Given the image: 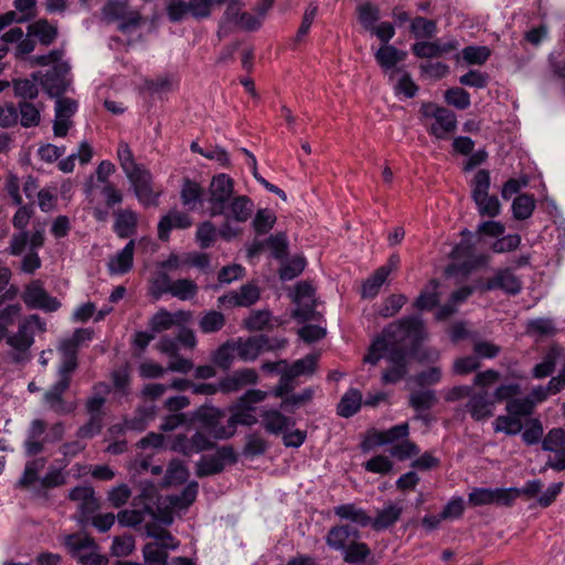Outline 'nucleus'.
Here are the masks:
<instances>
[{"instance_id": "60", "label": "nucleus", "mask_w": 565, "mask_h": 565, "mask_svg": "<svg viewBox=\"0 0 565 565\" xmlns=\"http://www.w3.org/2000/svg\"><path fill=\"white\" fill-rule=\"evenodd\" d=\"M490 50L487 46L470 45L461 51V56L467 64L482 65L490 57Z\"/></svg>"}, {"instance_id": "21", "label": "nucleus", "mask_w": 565, "mask_h": 565, "mask_svg": "<svg viewBox=\"0 0 565 565\" xmlns=\"http://www.w3.org/2000/svg\"><path fill=\"white\" fill-rule=\"evenodd\" d=\"M259 298V290L255 285H244L237 291L228 292L218 298V303L226 307H247Z\"/></svg>"}, {"instance_id": "29", "label": "nucleus", "mask_w": 565, "mask_h": 565, "mask_svg": "<svg viewBox=\"0 0 565 565\" xmlns=\"http://www.w3.org/2000/svg\"><path fill=\"white\" fill-rule=\"evenodd\" d=\"M114 232L120 238H126L135 234L138 223V215L136 212L130 209H118L114 211Z\"/></svg>"}, {"instance_id": "48", "label": "nucleus", "mask_w": 565, "mask_h": 565, "mask_svg": "<svg viewBox=\"0 0 565 565\" xmlns=\"http://www.w3.org/2000/svg\"><path fill=\"white\" fill-rule=\"evenodd\" d=\"M341 553L345 563L358 565L363 563L371 555V550L366 543L358 540Z\"/></svg>"}, {"instance_id": "19", "label": "nucleus", "mask_w": 565, "mask_h": 565, "mask_svg": "<svg viewBox=\"0 0 565 565\" xmlns=\"http://www.w3.org/2000/svg\"><path fill=\"white\" fill-rule=\"evenodd\" d=\"M68 497L72 501L77 502L82 521H87L99 507L98 500L90 487H75Z\"/></svg>"}, {"instance_id": "16", "label": "nucleus", "mask_w": 565, "mask_h": 565, "mask_svg": "<svg viewBox=\"0 0 565 565\" xmlns=\"http://www.w3.org/2000/svg\"><path fill=\"white\" fill-rule=\"evenodd\" d=\"M212 446L213 441L211 438L203 433L198 431L191 438H188L184 435L175 436L171 448L172 450L181 452L185 456H191L193 454L210 449Z\"/></svg>"}, {"instance_id": "46", "label": "nucleus", "mask_w": 565, "mask_h": 565, "mask_svg": "<svg viewBox=\"0 0 565 565\" xmlns=\"http://www.w3.org/2000/svg\"><path fill=\"white\" fill-rule=\"evenodd\" d=\"M317 363L318 355L308 354L305 358L295 361L290 365L287 363L286 370H288L296 379L299 376H311L317 370Z\"/></svg>"}, {"instance_id": "35", "label": "nucleus", "mask_w": 565, "mask_h": 565, "mask_svg": "<svg viewBox=\"0 0 565 565\" xmlns=\"http://www.w3.org/2000/svg\"><path fill=\"white\" fill-rule=\"evenodd\" d=\"M226 209H228V212H225L224 215L237 222H246L253 213L254 203L248 196L238 195L230 204L227 203Z\"/></svg>"}, {"instance_id": "27", "label": "nucleus", "mask_w": 565, "mask_h": 565, "mask_svg": "<svg viewBox=\"0 0 565 565\" xmlns=\"http://www.w3.org/2000/svg\"><path fill=\"white\" fill-rule=\"evenodd\" d=\"M487 290L502 289L507 294L518 295L522 289L520 279L509 269L500 270L486 285Z\"/></svg>"}, {"instance_id": "50", "label": "nucleus", "mask_w": 565, "mask_h": 565, "mask_svg": "<svg viewBox=\"0 0 565 565\" xmlns=\"http://www.w3.org/2000/svg\"><path fill=\"white\" fill-rule=\"evenodd\" d=\"M438 286L439 284L436 280H430L416 299L415 307L422 310H430L434 308L439 301V295L437 292Z\"/></svg>"}, {"instance_id": "36", "label": "nucleus", "mask_w": 565, "mask_h": 565, "mask_svg": "<svg viewBox=\"0 0 565 565\" xmlns=\"http://www.w3.org/2000/svg\"><path fill=\"white\" fill-rule=\"evenodd\" d=\"M235 341L237 358L244 362L254 361L263 353L260 343L262 340L256 337L247 339L238 338Z\"/></svg>"}, {"instance_id": "44", "label": "nucleus", "mask_w": 565, "mask_h": 565, "mask_svg": "<svg viewBox=\"0 0 565 565\" xmlns=\"http://www.w3.org/2000/svg\"><path fill=\"white\" fill-rule=\"evenodd\" d=\"M237 358V351L235 341H226L223 343L212 355V361L214 364L220 366L223 370H227L231 367L235 359Z\"/></svg>"}, {"instance_id": "3", "label": "nucleus", "mask_w": 565, "mask_h": 565, "mask_svg": "<svg viewBox=\"0 0 565 565\" xmlns=\"http://www.w3.org/2000/svg\"><path fill=\"white\" fill-rule=\"evenodd\" d=\"M35 331H45V322L38 315H31L19 322L17 332L7 334L6 342L13 350V362L24 363L30 360L29 351L34 343Z\"/></svg>"}, {"instance_id": "9", "label": "nucleus", "mask_w": 565, "mask_h": 565, "mask_svg": "<svg viewBox=\"0 0 565 565\" xmlns=\"http://www.w3.org/2000/svg\"><path fill=\"white\" fill-rule=\"evenodd\" d=\"M70 66L66 62L64 63H57L53 67H51L49 71H46L45 74H42L41 72H35L32 74V77L34 81H39L42 85L43 89L51 96V97H61V95L66 92L67 87L70 86V78L68 76Z\"/></svg>"}, {"instance_id": "7", "label": "nucleus", "mask_w": 565, "mask_h": 565, "mask_svg": "<svg viewBox=\"0 0 565 565\" xmlns=\"http://www.w3.org/2000/svg\"><path fill=\"white\" fill-rule=\"evenodd\" d=\"M233 191L234 182L227 174L220 173L212 179L207 198L211 216L225 214Z\"/></svg>"}, {"instance_id": "41", "label": "nucleus", "mask_w": 565, "mask_h": 565, "mask_svg": "<svg viewBox=\"0 0 565 565\" xmlns=\"http://www.w3.org/2000/svg\"><path fill=\"white\" fill-rule=\"evenodd\" d=\"M522 441L527 446L539 444L544 436L543 424L540 418H527L523 423V430L520 433Z\"/></svg>"}, {"instance_id": "54", "label": "nucleus", "mask_w": 565, "mask_h": 565, "mask_svg": "<svg viewBox=\"0 0 565 565\" xmlns=\"http://www.w3.org/2000/svg\"><path fill=\"white\" fill-rule=\"evenodd\" d=\"M225 324V317L223 313L211 310L203 315L199 326L203 333H214L220 331Z\"/></svg>"}, {"instance_id": "14", "label": "nucleus", "mask_w": 565, "mask_h": 565, "mask_svg": "<svg viewBox=\"0 0 565 565\" xmlns=\"http://www.w3.org/2000/svg\"><path fill=\"white\" fill-rule=\"evenodd\" d=\"M70 385L66 380H58L43 395V404L52 412L58 415H65L74 409V405L64 399V393Z\"/></svg>"}, {"instance_id": "10", "label": "nucleus", "mask_w": 565, "mask_h": 565, "mask_svg": "<svg viewBox=\"0 0 565 565\" xmlns=\"http://www.w3.org/2000/svg\"><path fill=\"white\" fill-rule=\"evenodd\" d=\"M21 298L28 308L45 312H54L61 306L56 298L46 292L41 280H32L28 284Z\"/></svg>"}, {"instance_id": "58", "label": "nucleus", "mask_w": 565, "mask_h": 565, "mask_svg": "<svg viewBox=\"0 0 565 565\" xmlns=\"http://www.w3.org/2000/svg\"><path fill=\"white\" fill-rule=\"evenodd\" d=\"M276 222V215L268 209L258 210L254 220L253 227L258 235L268 233Z\"/></svg>"}, {"instance_id": "26", "label": "nucleus", "mask_w": 565, "mask_h": 565, "mask_svg": "<svg viewBox=\"0 0 565 565\" xmlns=\"http://www.w3.org/2000/svg\"><path fill=\"white\" fill-rule=\"evenodd\" d=\"M333 512L340 520L348 521L356 527H365L371 523V516L367 512L354 503L337 505Z\"/></svg>"}, {"instance_id": "5", "label": "nucleus", "mask_w": 565, "mask_h": 565, "mask_svg": "<svg viewBox=\"0 0 565 565\" xmlns=\"http://www.w3.org/2000/svg\"><path fill=\"white\" fill-rule=\"evenodd\" d=\"M490 173L488 170H479L472 182V198L482 216L494 217L500 214L501 205L497 196L489 195Z\"/></svg>"}, {"instance_id": "32", "label": "nucleus", "mask_w": 565, "mask_h": 565, "mask_svg": "<svg viewBox=\"0 0 565 565\" xmlns=\"http://www.w3.org/2000/svg\"><path fill=\"white\" fill-rule=\"evenodd\" d=\"M564 358V349L557 344H553L541 363L536 364L533 369V376L535 379H543L551 375L558 361Z\"/></svg>"}, {"instance_id": "55", "label": "nucleus", "mask_w": 565, "mask_h": 565, "mask_svg": "<svg viewBox=\"0 0 565 565\" xmlns=\"http://www.w3.org/2000/svg\"><path fill=\"white\" fill-rule=\"evenodd\" d=\"M46 460L44 458H36L28 461L24 468V472L19 480V486L28 488L32 486L36 480L39 472L44 469Z\"/></svg>"}, {"instance_id": "20", "label": "nucleus", "mask_w": 565, "mask_h": 565, "mask_svg": "<svg viewBox=\"0 0 565 565\" xmlns=\"http://www.w3.org/2000/svg\"><path fill=\"white\" fill-rule=\"evenodd\" d=\"M458 46L459 43L456 40L448 42H440L437 40L434 42H417L412 46V51L417 57L434 58L444 56L457 50Z\"/></svg>"}, {"instance_id": "59", "label": "nucleus", "mask_w": 565, "mask_h": 565, "mask_svg": "<svg viewBox=\"0 0 565 565\" xmlns=\"http://www.w3.org/2000/svg\"><path fill=\"white\" fill-rule=\"evenodd\" d=\"M173 281L164 271H158L150 280V294L159 299L163 294H170Z\"/></svg>"}, {"instance_id": "30", "label": "nucleus", "mask_w": 565, "mask_h": 565, "mask_svg": "<svg viewBox=\"0 0 565 565\" xmlns=\"http://www.w3.org/2000/svg\"><path fill=\"white\" fill-rule=\"evenodd\" d=\"M135 241L130 239L126 246L115 254L108 262V270L113 275H122L132 268Z\"/></svg>"}, {"instance_id": "11", "label": "nucleus", "mask_w": 565, "mask_h": 565, "mask_svg": "<svg viewBox=\"0 0 565 565\" xmlns=\"http://www.w3.org/2000/svg\"><path fill=\"white\" fill-rule=\"evenodd\" d=\"M77 108V102L72 98H56L53 120V132L55 137L63 138L67 135L70 128L73 126L72 117L76 114Z\"/></svg>"}, {"instance_id": "17", "label": "nucleus", "mask_w": 565, "mask_h": 565, "mask_svg": "<svg viewBox=\"0 0 565 565\" xmlns=\"http://www.w3.org/2000/svg\"><path fill=\"white\" fill-rule=\"evenodd\" d=\"M258 380L259 376L254 369H241L222 379L218 388L223 393H234L247 385L256 384Z\"/></svg>"}, {"instance_id": "64", "label": "nucleus", "mask_w": 565, "mask_h": 565, "mask_svg": "<svg viewBox=\"0 0 565 565\" xmlns=\"http://www.w3.org/2000/svg\"><path fill=\"white\" fill-rule=\"evenodd\" d=\"M541 441L543 450H557L565 446V430L563 428H553L546 436H543Z\"/></svg>"}, {"instance_id": "51", "label": "nucleus", "mask_w": 565, "mask_h": 565, "mask_svg": "<svg viewBox=\"0 0 565 565\" xmlns=\"http://www.w3.org/2000/svg\"><path fill=\"white\" fill-rule=\"evenodd\" d=\"M18 113L20 115V124L24 128L35 127L40 124V110L29 102H20L18 105Z\"/></svg>"}, {"instance_id": "62", "label": "nucleus", "mask_w": 565, "mask_h": 565, "mask_svg": "<svg viewBox=\"0 0 565 565\" xmlns=\"http://www.w3.org/2000/svg\"><path fill=\"white\" fill-rule=\"evenodd\" d=\"M409 427L407 423H402L377 434L380 445L393 444L408 436Z\"/></svg>"}, {"instance_id": "1", "label": "nucleus", "mask_w": 565, "mask_h": 565, "mask_svg": "<svg viewBox=\"0 0 565 565\" xmlns=\"http://www.w3.org/2000/svg\"><path fill=\"white\" fill-rule=\"evenodd\" d=\"M424 322L419 316H411L390 324L381 337H377L369 348L364 362L375 365L386 356L390 367L383 373L382 381L392 384L401 381L407 374L406 352L391 348L405 339L418 341L424 338Z\"/></svg>"}, {"instance_id": "12", "label": "nucleus", "mask_w": 565, "mask_h": 565, "mask_svg": "<svg viewBox=\"0 0 565 565\" xmlns=\"http://www.w3.org/2000/svg\"><path fill=\"white\" fill-rule=\"evenodd\" d=\"M495 403L488 391L473 392L465 405V411L476 422H484L494 415Z\"/></svg>"}, {"instance_id": "56", "label": "nucleus", "mask_w": 565, "mask_h": 565, "mask_svg": "<svg viewBox=\"0 0 565 565\" xmlns=\"http://www.w3.org/2000/svg\"><path fill=\"white\" fill-rule=\"evenodd\" d=\"M526 332L533 335L551 337L556 332V328L552 319L536 318L527 322Z\"/></svg>"}, {"instance_id": "63", "label": "nucleus", "mask_w": 565, "mask_h": 565, "mask_svg": "<svg viewBox=\"0 0 565 565\" xmlns=\"http://www.w3.org/2000/svg\"><path fill=\"white\" fill-rule=\"evenodd\" d=\"M445 100L447 104L458 109H467L471 104L469 93L460 87L447 89L445 93Z\"/></svg>"}, {"instance_id": "28", "label": "nucleus", "mask_w": 565, "mask_h": 565, "mask_svg": "<svg viewBox=\"0 0 565 565\" xmlns=\"http://www.w3.org/2000/svg\"><path fill=\"white\" fill-rule=\"evenodd\" d=\"M117 518L118 522L124 526L135 527L140 524H145L146 530L147 524H154L156 521L154 511L148 505L143 509L120 511Z\"/></svg>"}, {"instance_id": "61", "label": "nucleus", "mask_w": 565, "mask_h": 565, "mask_svg": "<svg viewBox=\"0 0 565 565\" xmlns=\"http://www.w3.org/2000/svg\"><path fill=\"white\" fill-rule=\"evenodd\" d=\"M198 292V286L190 279H178L173 281L170 295L180 300H190Z\"/></svg>"}, {"instance_id": "2", "label": "nucleus", "mask_w": 565, "mask_h": 565, "mask_svg": "<svg viewBox=\"0 0 565 565\" xmlns=\"http://www.w3.org/2000/svg\"><path fill=\"white\" fill-rule=\"evenodd\" d=\"M117 159L138 201L143 206H157L162 190L153 184L150 171L135 161L134 154L126 142L119 143Z\"/></svg>"}, {"instance_id": "4", "label": "nucleus", "mask_w": 565, "mask_h": 565, "mask_svg": "<svg viewBox=\"0 0 565 565\" xmlns=\"http://www.w3.org/2000/svg\"><path fill=\"white\" fill-rule=\"evenodd\" d=\"M68 554L81 565H106V558L99 554V547L87 534H67L63 539Z\"/></svg>"}, {"instance_id": "34", "label": "nucleus", "mask_w": 565, "mask_h": 565, "mask_svg": "<svg viewBox=\"0 0 565 565\" xmlns=\"http://www.w3.org/2000/svg\"><path fill=\"white\" fill-rule=\"evenodd\" d=\"M223 417V413L212 406H202L195 413V418L203 424L211 433H214L215 437H226L224 431L217 430V425Z\"/></svg>"}, {"instance_id": "37", "label": "nucleus", "mask_w": 565, "mask_h": 565, "mask_svg": "<svg viewBox=\"0 0 565 565\" xmlns=\"http://www.w3.org/2000/svg\"><path fill=\"white\" fill-rule=\"evenodd\" d=\"M29 35L39 39L43 45H50L57 36L56 25L50 23L45 19H40L28 26Z\"/></svg>"}, {"instance_id": "40", "label": "nucleus", "mask_w": 565, "mask_h": 565, "mask_svg": "<svg viewBox=\"0 0 565 565\" xmlns=\"http://www.w3.org/2000/svg\"><path fill=\"white\" fill-rule=\"evenodd\" d=\"M230 452L226 448H223L215 456L203 457L198 465L199 476H210L218 473L224 468V458Z\"/></svg>"}, {"instance_id": "25", "label": "nucleus", "mask_w": 565, "mask_h": 565, "mask_svg": "<svg viewBox=\"0 0 565 565\" xmlns=\"http://www.w3.org/2000/svg\"><path fill=\"white\" fill-rule=\"evenodd\" d=\"M262 425L267 433L280 435L292 427L295 420L278 409H264L262 412Z\"/></svg>"}, {"instance_id": "15", "label": "nucleus", "mask_w": 565, "mask_h": 565, "mask_svg": "<svg viewBox=\"0 0 565 565\" xmlns=\"http://www.w3.org/2000/svg\"><path fill=\"white\" fill-rule=\"evenodd\" d=\"M407 56L405 51L398 50L393 45H383L375 53V60L383 68L384 73L393 81L394 75L403 72V67H397L399 62H403Z\"/></svg>"}, {"instance_id": "33", "label": "nucleus", "mask_w": 565, "mask_h": 565, "mask_svg": "<svg viewBox=\"0 0 565 565\" xmlns=\"http://www.w3.org/2000/svg\"><path fill=\"white\" fill-rule=\"evenodd\" d=\"M231 416L228 424L232 428L237 425L252 426L257 423V417L254 414L255 407L243 403L237 399L235 404L230 407Z\"/></svg>"}, {"instance_id": "24", "label": "nucleus", "mask_w": 565, "mask_h": 565, "mask_svg": "<svg viewBox=\"0 0 565 565\" xmlns=\"http://www.w3.org/2000/svg\"><path fill=\"white\" fill-rule=\"evenodd\" d=\"M192 225L191 217L181 211L172 210L162 216L158 224V236L161 241H168L173 228L184 230Z\"/></svg>"}, {"instance_id": "6", "label": "nucleus", "mask_w": 565, "mask_h": 565, "mask_svg": "<svg viewBox=\"0 0 565 565\" xmlns=\"http://www.w3.org/2000/svg\"><path fill=\"white\" fill-rule=\"evenodd\" d=\"M103 14L108 21H118V29L122 33L137 30L143 21L138 10L131 9L121 0H108L103 8Z\"/></svg>"}, {"instance_id": "57", "label": "nucleus", "mask_w": 565, "mask_h": 565, "mask_svg": "<svg viewBox=\"0 0 565 565\" xmlns=\"http://www.w3.org/2000/svg\"><path fill=\"white\" fill-rule=\"evenodd\" d=\"M226 0H189L190 17L201 20L211 15L212 8L224 3Z\"/></svg>"}, {"instance_id": "22", "label": "nucleus", "mask_w": 565, "mask_h": 565, "mask_svg": "<svg viewBox=\"0 0 565 565\" xmlns=\"http://www.w3.org/2000/svg\"><path fill=\"white\" fill-rule=\"evenodd\" d=\"M46 423L42 419H33L26 430V438L24 440V450L28 456H35L43 451L46 437Z\"/></svg>"}, {"instance_id": "45", "label": "nucleus", "mask_w": 565, "mask_h": 565, "mask_svg": "<svg viewBox=\"0 0 565 565\" xmlns=\"http://www.w3.org/2000/svg\"><path fill=\"white\" fill-rule=\"evenodd\" d=\"M147 535L154 539L152 543H158L167 552L174 551L179 542L163 527L154 524H147Z\"/></svg>"}, {"instance_id": "13", "label": "nucleus", "mask_w": 565, "mask_h": 565, "mask_svg": "<svg viewBox=\"0 0 565 565\" xmlns=\"http://www.w3.org/2000/svg\"><path fill=\"white\" fill-rule=\"evenodd\" d=\"M361 539L360 530L351 524H338L328 531L326 544L333 551L343 552L350 544Z\"/></svg>"}, {"instance_id": "49", "label": "nucleus", "mask_w": 565, "mask_h": 565, "mask_svg": "<svg viewBox=\"0 0 565 565\" xmlns=\"http://www.w3.org/2000/svg\"><path fill=\"white\" fill-rule=\"evenodd\" d=\"M142 555L146 565H168V552L158 543H147Z\"/></svg>"}, {"instance_id": "42", "label": "nucleus", "mask_w": 565, "mask_h": 565, "mask_svg": "<svg viewBox=\"0 0 565 565\" xmlns=\"http://www.w3.org/2000/svg\"><path fill=\"white\" fill-rule=\"evenodd\" d=\"M392 271V267L382 266L380 267L372 277H370L362 286V296L364 298L375 297L382 285Z\"/></svg>"}, {"instance_id": "8", "label": "nucleus", "mask_w": 565, "mask_h": 565, "mask_svg": "<svg viewBox=\"0 0 565 565\" xmlns=\"http://www.w3.org/2000/svg\"><path fill=\"white\" fill-rule=\"evenodd\" d=\"M422 114L426 118L434 119L429 132L438 139L447 138L456 129L457 118L450 109L439 107L433 103H425L422 105Z\"/></svg>"}, {"instance_id": "38", "label": "nucleus", "mask_w": 565, "mask_h": 565, "mask_svg": "<svg viewBox=\"0 0 565 565\" xmlns=\"http://www.w3.org/2000/svg\"><path fill=\"white\" fill-rule=\"evenodd\" d=\"M362 405V394L356 388L349 390L338 404V414L349 418L356 414Z\"/></svg>"}, {"instance_id": "18", "label": "nucleus", "mask_w": 565, "mask_h": 565, "mask_svg": "<svg viewBox=\"0 0 565 565\" xmlns=\"http://www.w3.org/2000/svg\"><path fill=\"white\" fill-rule=\"evenodd\" d=\"M294 300L298 306L294 317L301 320L310 319L315 309V289L312 286L307 282L297 284Z\"/></svg>"}, {"instance_id": "53", "label": "nucleus", "mask_w": 565, "mask_h": 565, "mask_svg": "<svg viewBox=\"0 0 565 565\" xmlns=\"http://www.w3.org/2000/svg\"><path fill=\"white\" fill-rule=\"evenodd\" d=\"M534 411L535 408L533 407V403L526 396H515L505 405V412L513 416H518L520 419L531 416Z\"/></svg>"}, {"instance_id": "23", "label": "nucleus", "mask_w": 565, "mask_h": 565, "mask_svg": "<svg viewBox=\"0 0 565 565\" xmlns=\"http://www.w3.org/2000/svg\"><path fill=\"white\" fill-rule=\"evenodd\" d=\"M404 511L399 502H388L382 509L376 510L375 518H371L370 525L375 531H384L394 525Z\"/></svg>"}, {"instance_id": "39", "label": "nucleus", "mask_w": 565, "mask_h": 565, "mask_svg": "<svg viewBox=\"0 0 565 565\" xmlns=\"http://www.w3.org/2000/svg\"><path fill=\"white\" fill-rule=\"evenodd\" d=\"M492 426L495 433H503L507 436H516L523 430L522 419L509 413L499 415Z\"/></svg>"}, {"instance_id": "47", "label": "nucleus", "mask_w": 565, "mask_h": 565, "mask_svg": "<svg viewBox=\"0 0 565 565\" xmlns=\"http://www.w3.org/2000/svg\"><path fill=\"white\" fill-rule=\"evenodd\" d=\"M202 196L203 190L196 182L189 179L184 180L181 189V201L184 206L194 210L196 204L202 202Z\"/></svg>"}, {"instance_id": "31", "label": "nucleus", "mask_w": 565, "mask_h": 565, "mask_svg": "<svg viewBox=\"0 0 565 565\" xmlns=\"http://www.w3.org/2000/svg\"><path fill=\"white\" fill-rule=\"evenodd\" d=\"M188 318L189 315L184 311L171 313L166 309H160L152 316L149 326L153 332H162L171 329L175 324L186 321Z\"/></svg>"}, {"instance_id": "52", "label": "nucleus", "mask_w": 565, "mask_h": 565, "mask_svg": "<svg viewBox=\"0 0 565 565\" xmlns=\"http://www.w3.org/2000/svg\"><path fill=\"white\" fill-rule=\"evenodd\" d=\"M534 207L535 201L532 195H518L512 203L513 216L516 220H526L532 215Z\"/></svg>"}, {"instance_id": "43", "label": "nucleus", "mask_w": 565, "mask_h": 565, "mask_svg": "<svg viewBox=\"0 0 565 565\" xmlns=\"http://www.w3.org/2000/svg\"><path fill=\"white\" fill-rule=\"evenodd\" d=\"M271 3L273 0H265L262 7L258 8L257 14H252L246 11H243L235 26L246 31H254L258 29L262 24L263 17L265 15L266 11L271 7Z\"/></svg>"}]
</instances>
